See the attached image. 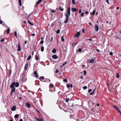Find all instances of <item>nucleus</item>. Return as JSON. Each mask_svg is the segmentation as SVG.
Masks as SVG:
<instances>
[{
	"label": "nucleus",
	"mask_w": 121,
	"mask_h": 121,
	"mask_svg": "<svg viewBox=\"0 0 121 121\" xmlns=\"http://www.w3.org/2000/svg\"><path fill=\"white\" fill-rule=\"evenodd\" d=\"M70 7H69L67 9V13H66L65 14L66 19L64 22V23H66L68 22L69 18V16H70Z\"/></svg>",
	"instance_id": "f257e3e1"
},
{
	"label": "nucleus",
	"mask_w": 121,
	"mask_h": 121,
	"mask_svg": "<svg viewBox=\"0 0 121 121\" xmlns=\"http://www.w3.org/2000/svg\"><path fill=\"white\" fill-rule=\"evenodd\" d=\"M19 83L18 82H14L13 83L11 84V87L12 88H13V87H14L15 86L16 87H17L19 86Z\"/></svg>",
	"instance_id": "f03ea898"
},
{
	"label": "nucleus",
	"mask_w": 121,
	"mask_h": 121,
	"mask_svg": "<svg viewBox=\"0 0 121 121\" xmlns=\"http://www.w3.org/2000/svg\"><path fill=\"white\" fill-rule=\"evenodd\" d=\"M10 88L12 89L11 91V92L10 94L11 95H12L13 94V92H14L15 90V88L14 87H13V88H12L11 87V86H10Z\"/></svg>",
	"instance_id": "7ed1b4c3"
},
{
	"label": "nucleus",
	"mask_w": 121,
	"mask_h": 121,
	"mask_svg": "<svg viewBox=\"0 0 121 121\" xmlns=\"http://www.w3.org/2000/svg\"><path fill=\"white\" fill-rule=\"evenodd\" d=\"M94 28L95 31L96 32L98 31L99 30V26L97 25L96 24L95 25Z\"/></svg>",
	"instance_id": "20e7f679"
},
{
	"label": "nucleus",
	"mask_w": 121,
	"mask_h": 121,
	"mask_svg": "<svg viewBox=\"0 0 121 121\" xmlns=\"http://www.w3.org/2000/svg\"><path fill=\"white\" fill-rule=\"evenodd\" d=\"M16 107L14 105L11 108V110L13 111H14L16 110Z\"/></svg>",
	"instance_id": "39448f33"
},
{
	"label": "nucleus",
	"mask_w": 121,
	"mask_h": 121,
	"mask_svg": "<svg viewBox=\"0 0 121 121\" xmlns=\"http://www.w3.org/2000/svg\"><path fill=\"white\" fill-rule=\"evenodd\" d=\"M17 47L18 49H17V50L18 51H20L21 50V48L20 46V44L19 43H18Z\"/></svg>",
	"instance_id": "423d86ee"
},
{
	"label": "nucleus",
	"mask_w": 121,
	"mask_h": 121,
	"mask_svg": "<svg viewBox=\"0 0 121 121\" xmlns=\"http://www.w3.org/2000/svg\"><path fill=\"white\" fill-rule=\"evenodd\" d=\"M35 119L37 121H43V119L38 118L36 117H35Z\"/></svg>",
	"instance_id": "0eeeda50"
},
{
	"label": "nucleus",
	"mask_w": 121,
	"mask_h": 121,
	"mask_svg": "<svg viewBox=\"0 0 121 121\" xmlns=\"http://www.w3.org/2000/svg\"><path fill=\"white\" fill-rule=\"evenodd\" d=\"M71 10L73 12L77 11L78 10L75 8H72L71 9Z\"/></svg>",
	"instance_id": "6e6552de"
},
{
	"label": "nucleus",
	"mask_w": 121,
	"mask_h": 121,
	"mask_svg": "<svg viewBox=\"0 0 121 121\" xmlns=\"http://www.w3.org/2000/svg\"><path fill=\"white\" fill-rule=\"evenodd\" d=\"M80 35V33L79 32H78L76 33V34L75 35V37H76L78 38L79 36Z\"/></svg>",
	"instance_id": "1a4fd4ad"
},
{
	"label": "nucleus",
	"mask_w": 121,
	"mask_h": 121,
	"mask_svg": "<svg viewBox=\"0 0 121 121\" xmlns=\"http://www.w3.org/2000/svg\"><path fill=\"white\" fill-rule=\"evenodd\" d=\"M49 91H50L52 92H53L55 91V90L54 89V88L53 87H51V88L50 89Z\"/></svg>",
	"instance_id": "9d476101"
},
{
	"label": "nucleus",
	"mask_w": 121,
	"mask_h": 121,
	"mask_svg": "<svg viewBox=\"0 0 121 121\" xmlns=\"http://www.w3.org/2000/svg\"><path fill=\"white\" fill-rule=\"evenodd\" d=\"M28 66V63H27L26 64L24 70L25 71H26L27 70Z\"/></svg>",
	"instance_id": "9b49d317"
},
{
	"label": "nucleus",
	"mask_w": 121,
	"mask_h": 121,
	"mask_svg": "<svg viewBox=\"0 0 121 121\" xmlns=\"http://www.w3.org/2000/svg\"><path fill=\"white\" fill-rule=\"evenodd\" d=\"M52 58L55 59H56L57 58L58 56L56 55H54L52 56Z\"/></svg>",
	"instance_id": "f8f14e48"
},
{
	"label": "nucleus",
	"mask_w": 121,
	"mask_h": 121,
	"mask_svg": "<svg viewBox=\"0 0 121 121\" xmlns=\"http://www.w3.org/2000/svg\"><path fill=\"white\" fill-rule=\"evenodd\" d=\"M89 60V63H93L94 61V59H91L90 60Z\"/></svg>",
	"instance_id": "ddd939ff"
},
{
	"label": "nucleus",
	"mask_w": 121,
	"mask_h": 121,
	"mask_svg": "<svg viewBox=\"0 0 121 121\" xmlns=\"http://www.w3.org/2000/svg\"><path fill=\"white\" fill-rule=\"evenodd\" d=\"M37 74L38 73H37V72L36 71L34 72V74L35 75V76L36 77H38L39 76L38 75H37Z\"/></svg>",
	"instance_id": "4468645a"
},
{
	"label": "nucleus",
	"mask_w": 121,
	"mask_h": 121,
	"mask_svg": "<svg viewBox=\"0 0 121 121\" xmlns=\"http://www.w3.org/2000/svg\"><path fill=\"white\" fill-rule=\"evenodd\" d=\"M26 106L28 108H30V104H29V103H26Z\"/></svg>",
	"instance_id": "2eb2a0df"
},
{
	"label": "nucleus",
	"mask_w": 121,
	"mask_h": 121,
	"mask_svg": "<svg viewBox=\"0 0 121 121\" xmlns=\"http://www.w3.org/2000/svg\"><path fill=\"white\" fill-rule=\"evenodd\" d=\"M56 49H54L52 50V53H55L56 52Z\"/></svg>",
	"instance_id": "dca6fc26"
},
{
	"label": "nucleus",
	"mask_w": 121,
	"mask_h": 121,
	"mask_svg": "<svg viewBox=\"0 0 121 121\" xmlns=\"http://www.w3.org/2000/svg\"><path fill=\"white\" fill-rule=\"evenodd\" d=\"M21 81L22 82H24L26 81V80H25L24 78L22 77L21 79Z\"/></svg>",
	"instance_id": "f3484780"
},
{
	"label": "nucleus",
	"mask_w": 121,
	"mask_h": 121,
	"mask_svg": "<svg viewBox=\"0 0 121 121\" xmlns=\"http://www.w3.org/2000/svg\"><path fill=\"white\" fill-rule=\"evenodd\" d=\"M42 0H39L36 3V4H39L42 1Z\"/></svg>",
	"instance_id": "a211bd4d"
},
{
	"label": "nucleus",
	"mask_w": 121,
	"mask_h": 121,
	"mask_svg": "<svg viewBox=\"0 0 121 121\" xmlns=\"http://www.w3.org/2000/svg\"><path fill=\"white\" fill-rule=\"evenodd\" d=\"M22 0H19L18 2L19 3V5L20 6H21L22 5Z\"/></svg>",
	"instance_id": "6ab92c4d"
},
{
	"label": "nucleus",
	"mask_w": 121,
	"mask_h": 121,
	"mask_svg": "<svg viewBox=\"0 0 121 121\" xmlns=\"http://www.w3.org/2000/svg\"><path fill=\"white\" fill-rule=\"evenodd\" d=\"M19 117V115L17 114H16L15 116H14V117L15 118H18V117Z\"/></svg>",
	"instance_id": "aec40b11"
},
{
	"label": "nucleus",
	"mask_w": 121,
	"mask_h": 121,
	"mask_svg": "<svg viewBox=\"0 0 121 121\" xmlns=\"http://www.w3.org/2000/svg\"><path fill=\"white\" fill-rule=\"evenodd\" d=\"M44 50V47L43 46H42L41 47V52H43Z\"/></svg>",
	"instance_id": "412c9836"
},
{
	"label": "nucleus",
	"mask_w": 121,
	"mask_h": 121,
	"mask_svg": "<svg viewBox=\"0 0 121 121\" xmlns=\"http://www.w3.org/2000/svg\"><path fill=\"white\" fill-rule=\"evenodd\" d=\"M28 22L29 24L30 25H33L34 24L33 23H31L28 20Z\"/></svg>",
	"instance_id": "4be33fe9"
},
{
	"label": "nucleus",
	"mask_w": 121,
	"mask_h": 121,
	"mask_svg": "<svg viewBox=\"0 0 121 121\" xmlns=\"http://www.w3.org/2000/svg\"><path fill=\"white\" fill-rule=\"evenodd\" d=\"M64 36H62L61 37V41L63 42H64Z\"/></svg>",
	"instance_id": "5701e85b"
},
{
	"label": "nucleus",
	"mask_w": 121,
	"mask_h": 121,
	"mask_svg": "<svg viewBox=\"0 0 121 121\" xmlns=\"http://www.w3.org/2000/svg\"><path fill=\"white\" fill-rule=\"evenodd\" d=\"M53 87V85L52 84H50L49 86V87L50 88V89L51 88V87Z\"/></svg>",
	"instance_id": "b1692460"
},
{
	"label": "nucleus",
	"mask_w": 121,
	"mask_h": 121,
	"mask_svg": "<svg viewBox=\"0 0 121 121\" xmlns=\"http://www.w3.org/2000/svg\"><path fill=\"white\" fill-rule=\"evenodd\" d=\"M31 58V55H30L27 58V60H29Z\"/></svg>",
	"instance_id": "393cba45"
},
{
	"label": "nucleus",
	"mask_w": 121,
	"mask_h": 121,
	"mask_svg": "<svg viewBox=\"0 0 121 121\" xmlns=\"http://www.w3.org/2000/svg\"><path fill=\"white\" fill-rule=\"evenodd\" d=\"M59 9L61 11H63L64 9L63 8H62L61 7H59Z\"/></svg>",
	"instance_id": "a878e982"
},
{
	"label": "nucleus",
	"mask_w": 121,
	"mask_h": 121,
	"mask_svg": "<svg viewBox=\"0 0 121 121\" xmlns=\"http://www.w3.org/2000/svg\"><path fill=\"white\" fill-rule=\"evenodd\" d=\"M40 79L39 80L41 81V79H44V77L43 76H42L40 77Z\"/></svg>",
	"instance_id": "bb28decb"
},
{
	"label": "nucleus",
	"mask_w": 121,
	"mask_h": 121,
	"mask_svg": "<svg viewBox=\"0 0 121 121\" xmlns=\"http://www.w3.org/2000/svg\"><path fill=\"white\" fill-rule=\"evenodd\" d=\"M96 10H94L92 13V14L93 15H94L95 13Z\"/></svg>",
	"instance_id": "cd10ccee"
},
{
	"label": "nucleus",
	"mask_w": 121,
	"mask_h": 121,
	"mask_svg": "<svg viewBox=\"0 0 121 121\" xmlns=\"http://www.w3.org/2000/svg\"><path fill=\"white\" fill-rule=\"evenodd\" d=\"M60 30L58 29L56 31V33L57 34H59L60 33Z\"/></svg>",
	"instance_id": "c85d7f7f"
},
{
	"label": "nucleus",
	"mask_w": 121,
	"mask_h": 121,
	"mask_svg": "<svg viewBox=\"0 0 121 121\" xmlns=\"http://www.w3.org/2000/svg\"><path fill=\"white\" fill-rule=\"evenodd\" d=\"M113 107L115 108L116 109V110H117V111L119 109L117 107H116L115 106H114V105H113Z\"/></svg>",
	"instance_id": "c756f323"
},
{
	"label": "nucleus",
	"mask_w": 121,
	"mask_h": 121,
	"mask_svg": "<svg viewBox=\"0 0 121 121\" xmlns=\"http://www.w3.org/2000/svg\"><path fill=\"white\" fill-rule=\"evenodd\" d=\"M87 88V86H83L82 87L83 88L84 90L86 89Z\"/></svg>",
	"instance_id": "7c9ffc66"
},
{
	"label": "nucleus",
	"mask_w": 121,
	"mask_h": 121,
	"mask_svg": "<svg viewBox=\"0 0 121 121\" xmlns=\"http://www.w3.org/2000/svg\"><path fill=\"white\" fill-rule=\"evenodd\" d=\"M9 30H10V29L9 28H8L7 29V33L8 34H9Z\"/></svg>",
	"instance_id": "2f4dec72"
},
{
	"label": "nucleus",
	"mask_w": 121,
	"mask_h": 121,
	"mask_svg": "<svg viewBox=\"0 0 121 121\" xmlns=\"http://www.w3.org/2000/svg\"><path fill=\"white\" fill-rule=\"evenodd\" d=\"M14 35L15 37H16L17 36V32L16 31H15L14 32Z\"/></svg>",
	"instance_id": "473e14b6"
},
{
	"label": "nucleus",
	"mask_w": 121,
	"mask_h": 121,
	"mask_svg": "<svg viewBox=\"0 0 121 121\" xmlns=\"http://www.w3.org/2000/svg\"><path fill=\"white\" fill-rule=\"evenodd\" d=\"M84 13H81V16L82 17H83L84 16Z\"/></svg>",
	"instance_id": "72a5a7b5"
},
{
	"label": "nucleus",
	"mask_w": 121,
	"mask_h": 121,
	"mask_svg": "<svg viewBox=\"0 0 121 121\" xmlns=\"http://www.w3.org/2000/svg\"><path fill=\"white\" fill-rule=\"evenodd\" d=\"M119 74L118 73H117V75H116V77L117 78H119Z\"/></svg>",
	"instance_id": "f704fd0d"
},
{
	"label": "nucleus",
	"mask_w": 121,
	"mask_h": 121,
	"mask_svg": "<svg viewBox=\"0 0 121 121\" xmlns=\"http://www.w3.org/2000/svg\"><path fill=\"white\" fill-rule=\"evenodd\" d=\"M67 63V62L66 61L65 62L62 64V66H64Z\"/></svg>",
	"instance_id": "c9c22d12"
},
{
	"label": "nucleus",
	"mask_w": 121,
	"mask_h": 121,
	"mask_svg": "<svg viewBox=\"0 0 121 121\" xmlns=\"http://www.w3.org/2000/svg\"><path fill=\"white\" fill-rule=\"evenodd\" d=\"M82 50V49L81 48H79L78 49V51L79 52H81Z\"/></svg>",
	"instance_id": "e433bc0d"
},
{
	"label": "nucleus",
	"mask_w": 121,
	"mask_h": 121,
	"mask_svg": "<svg viewBox=\"0 0 121 121\" xmlns=\"http://www.w3.org/2000/svg\"><path fill=\"white\" fill-rule=\"evenodd\" d=\"M67 87L68 88H69L70 87V85L69 84H67Z\"/></svg>",
	"instance_id": "4c0bfd02"
},
{
	"label": "nucleus",
	"mask_w": 121,
	"mask_h": 121,
	"mask_svg": "<svg viewBox=\"0 0 121 121\" xmlns=\"http://www.w3.org/2000/svg\"><path fill=\"white\" fill-rule=\"evenodd\" d=\"M69 99L68 98H67L66 100H65V102H68L69 101Z\"/></svg>",
	"instance_id": "58836bf2"
},
{
	"label": "nucleus",
	"mask_w": 121,
	"mask_h": 121,
	"mask_svg": "<svg viewBox=\"0 0 121 121\" xmlns=\"http://www.w3.org/2000/svg\"><path fill=\"white\" fill-rule=\"evenodd\" d=\"M63 81L65 82H67V80L66 79H65L63 80Z\"/></svg>",
	"instance_id": "ea45409f"
},
{
	"label": "nucleus",
	"mask_w": 121,
	"mask_h": 121,
	"mask_svg": "<svg viewBox=\"0 0 121 121\" xmlns=\"http://www.w3.org/2000/svg\"><path fill=\"white\" fill-rule=\"evenodd\" d=\"M35 59L36 60H38L39 59V58H38V56H36V58H35Z\"/></svg>",
	"instance_id": "a19ab883"
},
{
	"label": "nucleus",
	"mask_w": 121,
	"mask_h": 121,
	"mask_svg": "<svg viewBox=\"0 0 121 121\" xmlns=\"http://www.w3.org/2000/svg\"><path fill=\"white\" fill-rule=\"evenodd\" d=\"M43 42H44L43 41V40H42L41 41V42H40V43L41 44H42L43 43Z\"/></svg>",
	"instance_id": "79ce46f5"
},
{
	"label": "nucleus",
	"mask_w": 121,
	"mask_h": 121,
	"mask_svg": "<svg viewBox=\"0 0 121 121\" xmlns=\"http://www.w3.org/2000/svg\"><path fill=\"white\" fill-rule=\"evenodd\" d=\"M4 38H2L1 40L0 41L1 42H2L4 41Z\"/></svg>",
	"instance_id": "37998d69"
},
{
	"label": "nucleus",
	"mask_w": 121,
	"mask_h": 121,
	"mask_svg": "<svg viewBox=\"0 0 121 121\" xmlns=\"http://www.w3.org/2000/svg\"><path fill=\"white\" fill-rule=\"evenodd\" d=\"M51 12L52 13H54L56 12V11L54 10H52L51 11Z\"/></svg>",
	"instance_id": "c03bdc74"
},
{
	"label": "nucleus",
	"mask_w": 121,
	"mask_h": 121,
	"mask_svg": "<svg viewBox=\"0 0 121 121\" xmlns=\"http://www.w3.org/2000/svg\"><path fill=\"white\" fill-rule=\"evenodd\" d=\"M72 3L73 4H75V1L74 0L72 1Z\"/></svg>",
	"instance_id": "a18cd8bd"
},
{
	"label": "nucleus",
	"mask_w": 121,
	"mask_h": 121,
	"mask_svg": "<svg viewBox=\"0 0 121 121\" xmlns=\"http://www.w3.org/2000/svg\"><path fill=\"white\" fill-rule=\"evenodd\" d=\"M84 75H86V72L85 70L84 71Z\"/></svg>",
	"instance_id": "49530a36"
},
{
	"label": "nucleus",
	"mask_w": 121,
	"mask_h": 121,
	"mask_svg": "<svg viewBox=\"0 0 121 121\" xmlns=\"http://www.w3.org/2000/svg\"><path fill=\"white\" fill-rule=\"evenodd\" d=\"M113 53L112 52H110L109 53V54L111 55H112L113 54Z\"/></svg>",
	"instance_id": "de8ad7c7"
},
{
	"label": "nucleus",
	"mask_w": 121,
	"mask_h": 121,
	"mask_svg": "<svg viewBox=\"0 0 121 121\" xmlns=\"http://www.w3.org/2000/svg\"><path fill=\"white\" fill-rule=\"evenodd\" d=\"M82 31L83 33H84L85 32V30L84 29H83L82 30Z\"/></svg>",
	"instance_id": "09e8293b"
},
{
	"label": "nucleus",
	"mask_w": 121,
	"mask_h": 121,
	"mask_svg": "<svg viewBox=\"0 0 121 121\" xmlns=\"http://www.w3.org/2000/svg\"><path fill=\"white\" fill-rule=\"evenodd\" d=\"M92 90L91 89H90L88 91V92H90Z\"/></svg>",
	"instance_id": "8fccbe9b"
},
{
	"label": "nucleus",
	"mask_w": 121,
	"mask_h": 121,
	"mask_svg": "<svg viewBox=\"0 0 121 121\" xmlns=\"http://www.w3.org/2000/svg\"><path fill=\"white\" fill-rule=\"evenodd\" d=\"M82 12V10L81 9H80L79 10V13H81V12Z\"/></svg>",
	"instance_id": "3c124183"
},
{
	"label": "nucleus",
	"mask_w": 121,
	"mask_h": 121,
	"mask_svg": "<svg viewBox=\"0 0 121 121\" xmlns=\"http://www.w3.org/2000/svg\"><path fill=\"white\" fill-rule=\"evenodd\" d=\"M85 13L86 14H88L89 13L88 11H86Z\"/></svg>",
	"instance_id": "603ef678"
},
{
	"label": "nucleus",
	"mask_w": 121,
	"mask_h": 121,
	"mask_svg": "<svg viewBox=\"0 0 121 121\" xmlns=\"http://www.w3.org/2000/svg\"><path fill=\"white\" fill-rule=\"evenodd\" d=\"M3 22L0 20V24H2Z\"/></svg>",
	"instance_id": "864d4df0"
},
{
	"label": "nucleus",
	"mask_w": 121,
	"mask_h": 121,
	"mask_svg": "<svg viewBox=\"0 0 121 121\" xmlns=\"http://www.w3.org/2000/svg\"><path fill=\"white\" fill-rule=\"evenodd\" d=\"M55 72L56 73H57L58 72V70L57 69L56 70Z\"/></svg>",
	"instance_id": "5fc2aeb1"
},
{
	"label": "nucleus",
	"mask_w": 121,
	"mask_h": 121,
	"mask_svg": "<svg viewBox=\"0 0 121 121\" xmlns=\"http://www.w3.org/2000/svg\"><path fill=\"white\" fill-rule=\"evenodd\" d=\"M106 2H107L108 3V4H109V1H108V0H106Z\"/></svg>",
	"instance_id": "6e6d98bb"
},
{
	"label": "nucleus",
	"mask_w": 121,
	"mask_h": 121,
	"mask_svg": "<svg viewBox=\"0 0 121 121\" xmlns=\"http://www.w3.org/2000/svg\"><path fill=\"white\" fill-rule=\"evenodd\" d=\"M70 87L71 88L73 87V85L72 84H70Z\"/></svg>",
	"instance_id": "4d7b16f0"
},
{
	"label": "nucleus",
	"mask_w": 121,
	"mask_h": 121,
	"mask_svg": "<svg viewBox=\"0 0 121 121\" xmlns=\"http://www.w3.org/2000/svg\"><path fill=\"white\" fill-rule=\"evenodd\" d=\"M94 94V93L93 92H91L90 93V94L91 95H92L93 94Z\"/></svg>",
	"instance_id": "13d9d810"
},
{
	"label": "nucleus",
	"mask_w": 121,
	"mask_h": 121,
	"mask_svg": "<svg viewBox=\"0 0 121 121\" xmlns=\"http://www.w3.org/2000/svg\"><path fill=\"white\" fill-rule=\"evenodd\" d=\"M96 50L98 52H99V49H96Z\"/></svg>",
	"instance_id": "bf43d9fd"
},
{
	"label": "nucleus",
	"mask_w": 121,
	"mask_h": 121,
	"mask_svg": "<svg viewBox=\"0 0 121 121\" xmlns=\"http://www.w3.org/2000/svg\"><path fill=\"white\" fill-rule=\"evenodd\" d=\"M24 43H25V44H26L27 43V41H25V42H24Z\"/></svg>",
	"instance_id": "052dcab7"
},
{
	"label": "nucleus",
	"mask_w": 121,
	"mask_h": 121,
	"mask_svg": "<svg viewBox=\"0 0 121 121\" xmlns=\"http://www.w3.org/2000/svg\"><path fill=\"white\" fill-rule=\"evenodd\" d=\"M88 40H89V41H92V39H90V38H89L88 39Z\"/></svg>",
	"instance_id": "680f3d73"
},
{
	"label": "nucleus",
	"mask_w": 121,
	"mask_h": 121,
	"mask_svg": "<svg viewBox=\"0 0 121 121\" xmlns=\"http://www.w3.org/2000/svg\"><path fill=\"white\" fill-rule=\"evenodd\" d=\"M36 111L38 112H39V113H40V112H39V111L37 109H36Z\"/></svg>",
	"instance_id": "e2e57ef3"
},
{
	"label": "nucleus",
	"mask_w": 121,
	"mask_h": 121,
	"mask_svg": "<svg viewBox=\"0 0 121 121\" xmlns=\"http://www.w3.org/2000/svg\"><path fill=\"white\" fill-rule=\"evenodd\" d=\"M53 39V38L52 37L51 38V39L50 40V41H52V40Z\"/></svg>",
	"instance_id": "0e129e2a"
},
{
	"label": "nucleus",
	"mask_w": 121,
	"mask_h": 121,
	"mask_svg": "<svg viewBox=\"0 0 121 121\" xmlns=\"http://www.w3.org/2000/svg\"><path fill=\"white\" fill-rule=\"evenodd\" d=\"M119 7H116L117 9V10L119 9Z\"/></svg>",
	"instance_id": "69168bd1"
},
{
	"label": "nucleus",
	"mask_w": 121,
	"mask_h": 121,
	"mask_svg": "<svg viewBox=\"0 0 121 121\" xmlns=\"http://www.w3.org/2000/svg\"><path fill=\"white\" fill-rule=\"evenodd\" d=\"M19 98L20 100H21L22 99V98L21 97H19Z\"/></svg>",
	"instance_id": "338daca9"
},
{
	"label": "nucleus",
	"mask_w": 121,
	"mask_h": 121,
	"mask_svg": "<svg viewBox=\"0 0 121 121\" xmlns=\"http://www.w3.org/2000/svg\"><path fill=\"white\" fill-rule=\"evenodd\" d=\"M19 121H23V120L22 119H21Z\"/></svg>",
	"instance_id": "774afa93"
}]
</instances>
